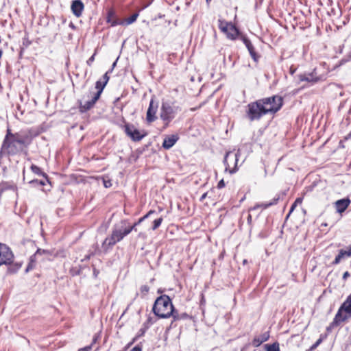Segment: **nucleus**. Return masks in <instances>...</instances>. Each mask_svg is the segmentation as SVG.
I'll use <instances>...</instances> for the list:
<instances>
[{
  "instance_id": "1",
  "label": "nucleus",
  "mask_w": 351,
  "mask_h": 351,
  "mask_svg": "<svg viewBox=\"0 0 351 351\" xmlns=\"http://www.w3.org/2000/svg\"><path fill=\"white\" fill-rule=\"evenodd\" d=\"M33 138L30 130L13 133L8 128L1 146L0 157L14 156L24 151L27 154V149L32 144Z\"/></svg>"
},
{
  "instance_id": "2",
  "label": "nucleus",
  "mask_w": 351,
  "mask_h": 351,
  "mask_svg": "<svg viewBox=\"0 0 351 351\" xmlns=\"http://www.w3.org/2000/svg\"><path fill=\"white\" fill-rule=\"evenodd\" d=\"M152 312L160 319L172 317L176 320L179 318L178 313L175 309L171 299L165 294L156 298L152 307Z\"/></svg>"
},
{
  "instance_id": "3",
  "label": "nucleus",
  "mask_w": 351,
  "mask_h": 351,
  "mask_svg": "<svg viewBox=\"0 0 351 351\" xmlns=\"http://www.w3.org/2000/svg\"><path fill=\"white\" fill-rule=\"evenodd\" d=\"M351 318V294L339 308L332 322L327 328V330L339 326L341 323L346 322Z\"/></svg>"
},
{
  "instance_id": "4",
  "label": "nucleus",
  "mask_w": 351,
  "mask_h": 351,
  "mask_svg": "<svg viewBox=\"0 0 351 351\" xmlns=\"http://www.w3.org/2000/svg\"><path fill=\"white\" fill-rule=\"evenodd\" d=\"M181 110L175 102L162 101L160 109V118L164 123V127L169 126L170 123L176 117L178 112Z\"/></svg>"
},
{
  "instance_id": "5",
  "label": "nucleus",
  "mask_w": 351,
  "mask_h": 351,
  "mask_svg": "<svg viewBox=\"0 0 351 351\" xmlns=\"http://www.w3.org/2000/svg\"><path fill=\"white\" fill-rule=\"evenodd\" d=\"M106 86V84L103 83L101 80L97 81L95 83V89L97 91L93 93H90L91 99L84 103L80 100L77 101L78 110L80 113H85L94 108L96 102L99 99Z\"/></svg>"
},
{
  "instance_id": "6",
  "label": "nucleus",
  "mask_w": 351,
  "mask_h": 351,
  "mask_svg": "<svg viewBox=\"0 0 351 351\" xmlns=\"http://www.w3.org/2000/svg\"><path fill=\"white\" fill-rule=\"evenodd\" d=\"M264 102H262L261 99L250 102L247 104L246 107L245 114L247 118L250 121H258L265 114V110L263 104Z\"/></svg>"
},
{
  "instance_id": "7",
  "label": "nucleus",
  "mask_w": 351,
  "mask_h": 351,
  "mask_svg": "<svg viewBox=\"0 0 351 351\" xmlns=\"http://www.w3.org/2000/svg\"><path fill=\"white\" fill-rule=\"evenodd\" d=\"M265 111V114H275L282 107L284 104L283 97L280 95H273L271 97H264L261 99Z\"/></svg>"
},
{
  "instance_id": "8",
  "label": "nucleus",
  "mask_w": 351,
  "mask_h": 351,
  "mask_svg": "<svg viewBox=\"0 0 351 351\" xmlns=\"http://www.w3.org/2000/svg\"><path fill=\"white\" fill-rule=\"evenodd\" d=\"M218 27L221 32L225 34L230 40H234L242 35L239 29L232 23L223 19L218 20Z\"/></svg>"
},
{
  "instance_id": "9",
  "label": "nucleus",
  "mask_w": 351,
  "mask_h": 351,
  "mask_svg": "<svg viewBox=\"0 0 351 351\" xmlns=\"http://www.w3.org/2000/svg\"><path fill=\"white\" fill-rule=\"evenodd\" d=\"M240 154L239 152H228L226 153L224 158V165L226 166V171H228L230 174H232L238 170V160Z\"/></svg>"
},
{
  "instance_id": "10",
  "label": "nucleus",
  "mask_w": 351,
  "mask_h": 351,
  "mask_svg": "<svg viewBox=\"0 0 351 351\" xmlns=\"http://www.w3.org/2000/svg\"><path fill=\"white\" fill-rule=\"evenodd\" d=\"M125 133L129 136L133 141H140L145 136L146 132H143L139 130L136 129L134 125L125 123L123 126Z\"/></svg>"
},
{
  "instance_id": "11",
  "label": "nucleus",
  "mask_w": 351,
  "mask_h": 351,
  "mask_svg": "<svg viewBox=\"0 0 351 351\" xmlns=\"http://www.w3.org/2000/svg\"><path fill=\"white\" fill-rule=\"evenodd\" d=\"M220 194H219L215 189L204 193L199 199V201L203 202L204 206L209 207L215 206L217 202L220 201Z\"/></svg>"
},
{
  "instance_id": "12",
  "label": "nucleus",
  "mask_w": 351,
  "mask_h": 351,
  "mask_svg": "<svg viewBox=\"0 0 351 351\" xmlns=\"http://www.w3.org/2000/svg\"><path fill=\"white\" fill-rule=\"evenodd\" d=\"M14 259V254L11 249L5 244L0 243V266L10 265Z\"/></svg>"
},
{
  "instance_id": "13",
  "label": "nucleus",
  "mask_w": 351,
  "mask_h": 351,
  "mask_svg": "<svg viewBox=\"0 0 351 351\" xmlns=\"http://www.w3.org/2000/svg\"><path fill=\"white\" fill-rule=\"evenodd\" d=\"M157 110L158 104L154 101V99H152L146 114V121L148 123H153L157 119Z\"/></svg>"
},
{
  "instance_id": "14",
  "label": "nucleus",
  "mask_w": 351,
  "mask_h": 351,
  "mask_svg": "<svg viewBox=\"0 0 351 351\" xmlns=\"http://www.w3.org/2000/svg\"><path fill=\"white\" fill-rule=\"evenodd\" d=\"M106 21L108 23H110L112 27L118 25H124V22L123 20L118 19L116 14V11L112 8L108 10Z\"/></svg>"
},
{
  "instance_id": "15",
  "label": "nucleus",
  "mask_w": 351,
  "mask_h": 351,
  "mask_svg": "<svg viewBox=\"0 0 351 351\" xmlns=\"http://www.w3.org/2000/svg\"><path fill=\"white\" fill-rule=\"evenodd\" d=\"M240 39L245 44L254 61L258 62L260 58V56L256 52L255 48L254 47L251 41L244 35H241Z\"/></svg>"
},
{
  "instance_id": "16",
  "label": "nucleus",
  "mask_w": 351,
  "mask_h": 351,
  "mask_svg": "<svg viewBox=\"0 0 351 351\" xmlns=\"http://www.w3.org/2000/svg\"><path fill=\"white\" fill-rule=\"evenodd\" d=\"M131 232V228L128 229L127 227H125L123 229L117 228H114L112 229L111 235L113 237V238L116 240V241L120 242L121 240L123 239L125 237L128 235Z\"/></svg>"
},
{
  "instance_id": "17",
  "label": "nucleus",
  "mask_w": 351,
  "mask_h": 351,
  "mask_svg": "<svg viewBox=\"0 0 351 351\" xmlns=\"http://www.w3.org/2000/svg\"><path fill=\"white\" fill-rule=\"evenodd\" d=\"M350 257H351V245L347 247L346 249L339 250L338 254L332 262V265H338L343 259Z\"/></svg>"
},
{
  "instance_id": "18",
  "label": "nucleus",
  "mask_w": 351,
  "mask_h": 351,
  "mask_svg": "<svg viewBox=\"0 0 351 351\" xmlns=\"http://www.w3.org/2000/svg\"><path fill=\"white\" fill-rule=\"evenodd\" d=\"M71 10L73 14L77 18L82 15L84 10V5L81 0H74L71 5Z\"/></svg>"
},
{
  "instance_id": "19",
  "label": "nucleus",
  "mask_w": 351,
  "mask_h": 351,
  "mask_svg": "<svg viewBox=\"0 0 351 351\" xmlns=\"http://www.w3.org/2000/svg\"><path fill=\"white\" fill-rule=\"evenodd\" d=\"M179 140L178 134L167 135L165 137L162 142V147L165 149L171 148Z\"/></svg>"
},
{
  "instance_id": "20",
  "label": "nucleus",
  "mask_w": 351,
  "mask_h": 351,
  "mask_svg": "<svg viewBox=\"0 0 351 351\" xmlns=\"http://www.w3.org/2000/svg\"><path fill=\"white\" fill-rule=\"evenodd\" d=\"M280 198V196L279 194L276 195L269 202L267 203H262L260 204H256L254 207L250 208V211L256 210L257 208H262V209H267L269 207L276 205L278 203V201Z\"/></svg>"
},
{
  "instance_id": "21",
  "label": "nucleus",
  "mask_w": 351,
  "mask_h": 351,
  "mask_svg": "<svg viewBox=\"0 0 351 351\" xmlns=\"http://www.w3.org/2000/svg\"><path fill=\"white\" fill-rule=\"evenodd\" d=\"M270 337L269 332L267 331L258 336L254 337L252 341V344L254 347H258L263 343L267 341Z\"/></svg>"
},
{
  "instance_id": "22",
  "label": "nucleus",
  "mask_w": 351,
  "mask_h": 351,
  "mask_svg": "<svg viewBox=\"0 0 351 351\" xmlns=\"http://www.w3.org/2000/svg\"><path fill=\"white\" fill-rule=\"evenodd\" d=\"M298 77L300 82H308L313 84L322 80L321 77L315 76L314 75V72L308 74H300Z\"/></svg>"
},
{
  "instance_id": "23",
  "label": "nucleus",
  "mask_w": 351,
  "mask_h": 351,
  "mask_svg": "<svg viewBox=\"0 0 351 351\" xmlns=\"http://www.w3.org/2000/svg\"><path fill=\"white\" fill-rule=\"evenodd\" d=\"M350 199L349 198H344L339 199L335 202V208L339 213H343L350 204Z\"/></svg>"
},
{
  "instance_id": "24",
  "label": "nucleus",
  "mask_w": 351,
  "mask_h": 351,
  "mask_svg": "<svg viewBox=\"0 0 351 351\" xmlns=\"http://www.w3.org/2000/svg\"><path fill=\"white\" fill-rule=\"evenodd\" d=\"M117 243L116 240L110 234L107 237L102 243V248L105 252H108L111 250L114 245Z\"/></svg>"
},
{
  "instance_id": "25",
  "label": "nucleus",
  "mask_w": 351,
  "mask_h": 351,
  "mask_svg": "<svg viewBox=\"0 0 351 351\" xmlns=\"http://www.w3.org/2000/svg\"><path fill=\"white\" fill-rule=\"evenodd\" d=\"M154 213H155L154 210H150L149 212L147 213V214H145L142 217L139 218L138 220L136 222H135L133 225L128 226L127 228L128 229L131 228V232L132 230H136V227L137 226H138L139 224H141L143 221H145L146 219H147L150 215H152Z\"/></svg>"
},
{
  "instance_id": "26",
  "label": "nucleus",
  "mask_w": 351,
  "mask_h": 351,
  "mask_svg": "<svg viewBox=\"0 0 351 351\" xmlns=\"http://www.w3.org/2000/svg\"><path fill=\"white\" fill-rule=\"evenodd\" d=\"M16 186L13 183L8 182H2L0 183V196L2 195V193L8 190H13L14 191L16 189Z\"/></svg>"
},
{
  "instance_id": "27",
  "label": "nucleus",
  "mask_w": 351,
  "mask_h": 351,
  "mask_svg": "<svg viewBox=\"0 0 351 351\" xmlns=\"http://www.w3.org/2000/svg\"><path fill=\"white\" fill-rule=\"evenodd\" d=\"M147 329L148 328H147L145 326H143L142 328H141L138 334L135 337H134L130 343L127 344L125 348L128 349L131 347L140 337L143 336L145 333Z\"/></svg>"
},
{
  "instance_id": "28",
  "label": "nucleus",
  "mask_w": 351,
  "mask_h": 351,
  "mask_svg": "<svg viewBox=\"0 0 351 351\" xmlns=\"http://www.w3.org/2000/svg\"><path fill=\"white\" fill-rule=\"evenodd\" d=\"M303 199L304 198L302 197H297L295 199V202L293 203L290 208L289 212L286 217V219H287L290 217L291 214L293 212V210L295 209L298 205H301L302 204Z\"/></svg>"
},
{
  "instance_id": "29",
  "label": "nucleus",
  "mask_w": 351,
  "mask_h": 351,
  "mask_svg": "<svg viewBox=\"0 0 351 351\" xmlns=\"http://www.w3.org/2000/svg\"><path fill=\"white\" fill-rule=\"evenodd\" d=\"M326 337V335H321L319 338L306 351H313L315 350Z\"/></svg>"
},
{
  "instance_id": "30",
  "label": "nucleus",
  "mask_w": 351,
  "mask_h": 351,
  "mask_svg": "<svg viewBox=\"0 0 351 351\" xmlns=\"http://www.w3.org/2000/svg\"><path fill=\"white\" fill-rule=\"evenodd\" d=\"M265 348L266 351H280V345L278 341H276L271 344H265Z\"/></svg>"
},
{
  "instance_id": "31",
  "label": "nucleus",
  "mask_w": 351,
  "mask_h": 351,
  "mask_svg": "<svg viewBox=\"0 0 351 351\" xmlns=\"http://www.w3.org/2000/svg\"><path fill=\"white\" fill-rule=\"evenodd\" d=\"M36 255H32L29 258V262L26 267L25 272H28L30 270H32L36 266Z\"/></svg>"
},
{
  "instance_id": "32",
  "label": "nucleus",
  "mask_w": 351,
  "mask_h": 351,
  "mask_svg": "<svg viewBox=\"0 0 351 351\" xmlns=\"http://www.w3.org/2000/svg\"><path fill=\"white\" fill-rule=\"evenodd\" d=\"M30 169L34 173L47 178V175L43 172L39 167L35 165H32Z\"/></svg>"
},
{
  "instance_id": "33",
  "label": "nucleus",
  "mask_w": 351,
  "mask_h": 351,
  "mask_svg": "<svg viewBox=\"0 0 351 351\" xmlns=\"http://www.w3.org/2000/svg\"><path fill=\"white\" fill-rule=\"evenodd\" d=\"M138 15H139L138 13L136 12V13H134L133 14H132L128 19L123 20V21L124 22V25H130V24L133 23L134 22H135L136 21Z\"/></svg>"
},
{
  "instance_id": "34",
  "label": "nucleus",
  "mask_w": 351,
  "mask_h": 351,
  "mask_svg": "<svg viewBox=\"0 0 351 351\" xmlns=\"http://www.w3.org/2000/svg\"><path fill=\"white\" fill-rule=\"evenodd\" d=\"M149 289L150 288L148 285H142L140 287V294L141 298H145L148 294Z\"/></svg>"
},
{
  "instance_id": "35",
  "label": "nucleus",
  "mask_w": 351,
  "mask_h": 351,
  "mask_svg": "<svg viewBox=\"0 0 351 351\" xmlns=\"http://www.w3.org/2000/svg\"><path fill=\"white\" fill-rule=\"evenodd\" d=\"M162 221H163V218L162 217L155 219L153 221V225H152V229L153 230L158 229L160 226Z\"/></svg>"
},
{
  "instance_id": "36",
  "label": "nucleus",
  "mask_w": 351,
  "mask_h": 351,
  "mask_svg": "<svg viewBox=\"0 0 351 351\" xmlns=\"http://www.w3.org/2000/svg\"><path fill=\"white\" fill-rule=\"evenodd\" d=\"M32 42L31 40H29V37L28 36H25L23 38V49L24 48H28L31 45H32Z\"/></svg>"
},
{
  "instance_id": "37",
  "label": "nucleus",
  "mask_w": 351,
  "mask_h": 351,
  "mask_svg": "<svg viewBox=\"0 0 351 351\" xmlns=\"http://www.w3.org/2000/svg\"><path fill=\"white\" fill-rule=\"evenodd\" d=\"M154 323V321L153 320V318L149 317L143 324V326H145L147 328H149Z\"/></svg>"
},
{
  "instance_id": "38",
  "label": "nucleus",
  "mask_w": 351,
  "mask_h": 351,
  "mask_svg": "<svg viewBox=\"0 0 351 351\" xmlns=\"http://www.w3.org/2000/svg\"><path fill=\"white\" fill-rule=\"evenodd\" d=\"M96 54H97V51H95V53L86 61V64L88 66H92L93 62L95 61Z\"/></svg>"
},
{
  "instance_id": "39",
  "label": "nucleus",
  "mask_w": 351,
  "mask_h": 351,
  "mask_svg": "<svg viewBox=\"0 0 351 351\" xmlns=\"http://www.w3.org/2000/svg\"><path fill=\"white\" fill-rule=\"evenodd\" d=\"M109 71H107L103 76L102 78L100 80L103 83H105L106 84H108L110 77L108 75Z\"/></svg>"
},
{
  "instance_id": "40",
  "label": "nucleus",
  "mask_w": 351,
  "mask_h": 351,
  "mask_svg": "<svg viewBox=\"0 0 351 351\" xmlns=\"http://www.w3.org/2000/svg\"><path fill=\"white\" fill-rule=\"evenodd\" d=\"M226 186V183L224 182V180L223 179H221L220 181H219V182L217 183V188L218 189H223V187H225Z\"/></svg>"
},
{
  "instance_id": "41",
  "label": "nucleus",
  "mask_w": 351,
  "mask_h": 351,
  "mask_svg": "<svg viewBox=\"0 0 351 351\" xmlns=\"http://www.w3.org/2000/svg\"><path fill=\"white\" fill-rule=\"evenodd\" d=\"M48 254V252L45 250L38 249V250H37L36 253L34 254V255H36V257L38 255H42V254Z\"/></svg>"
},
{
  "instance_id": "42",
  "label": "nucleus",
  "mask_w": 351,
  "mask_h": 351,
  "mask_svg": "<svg viewBox=\"0 0 351 351\" xmlns=\"http://www.w3.org/2000/svg\"><path fill=\"white\" fill-rule=\"evenodd\" d=\"M92 350V346H87L84 348H80L77 351H90Z\"/></svg>"
},
{
  "instance_id": "43",
  "label": "nucleus",
  "mask_w": 351,
  "mask_h": 351,
  "mask_svg": "<svg viewBox=\"0 0 351 351\" xmlns=\"http://www.w3.org/2000/svg\"><path fill=\"white\" fill-rule=\"evenodd\" d=\"M350 276V274L347 271L343 274L342 279L346 281Z\"/></svg>"
},
{
  "instance_id": "44",
  "label": "nucleus",
  "mask_w": 351,
  "mask_h": 351,
  "mask_svg": "<svg viewBox=\"0 0 351 351\" xmlns=\"http://www.w3.org/2000/svg\"><path fill=\"white\" fill-rule=\"evenodd\" d=\"M247 222L249 225H252V217L251 214H248L247 217Z\"/></svg>"
},
{
  "instance_id": "45",
  "label": "nucleus",
  "mask_w": 351,
  "mask_h": 351,
  "mask_svg": "<svg viewBox=\"0 0 351 351\" xmlns=\"http://www.w3.org/2000/svg\"><path fill=\"white\" fill-rule=\"evenodd\" d=\"M130 351H142V347L139 345L134 347Z\"/></svg>"
},
{
  "instance_id": "46",
  "label": "nucleus",
  "mask_w": 351,
  "mask_h": 351,
  "mask_svg": "<svg viewBox=\"0 0 351 351\" xmlns=\"http://www.w3.org/2000/svg\"><path fill=\"white\" fill-rule=\"evenodd\" d=\"M104 186L106 188L110 187L112 185L111 182L110 180H108V181L104 180Z\"/></svg>"
},
{
  "instance_id": "47",
  "label": "nucleus",
  "mask_w": 351,
  "mask_h": 351,
  "mask_svg": "<svg viewBox=\"0 0 351 351\" xmlns=\"http://www.w3.org/2000/svg\"><path fill=\"white\" fill-rule=\"evenodd\" d=\"M350 138H351V132L348 135L344 136L343 141H346L350 139Z\"/></svg>"
},
{
  "instance_id": "48",
  "label": "nucleus",
  "mask_w": 351,
  "mask_h": 351,
  "mask_svg": "<svg viewBox=\"0 0 351 351\" xmlns=\"http://www.w3.org/2000/svg\"><path fill=\"white\" fill-rule=\"evenodd\" d=\"M202 106H203V104H200V105H199L197 107L191 108V111H195V110H197V109L200 108Z\"/></svg>"
},
{
  "instance_id": "49",
  "label": "nucleus",
  "mask_w": 351,
  "mask_h": 351,
  "mask_svg": "<svg viewBox=\"0 0 351 351\" xmlns=\"http://www.w3.org/2000/svg\"><path fill=\"white\" fill-rule=\"evenodd\" d=\"M295 71V69H293V66L290 67V73L293 75Z\"/></svg>"
},
{
  "instance_id": "50",
  "label": "nucleus",
  "mask_w": 351,
  "mask_h": 351,
  "mask_svg": "<svg viewBox=\"0 0 351 351\" xmlns=\"http://www.w3.org/2000/svg\"><path fill=\"white\" fill-rule=\"evenodd\" d=\"M97 337H94L93 339V341H92V343H91V344L90 346H93V344H95L97 342Z\"/></svg>"
},
{
  "instance_id": "51",
  "label": "nucleus",
  "mask_w": 351,
  "mask_h": 351,
  "mask_svg": "<svg viewBox=\"0 0 351 351\" xmlns=\"http://www.w3.org/2000/svg\"><path fill=\"white\" fill-rule=\"evenodd\" d=\"M38 184L41 186H44L45 184V182L44 181H39L38 182Z\"/></svg>"
},
{
  "instance_id": "52",
  "label": "nucleus",
  "mask_w": 351,
  "mask_h": 351,
  "mask_svg": "<svg viewBox=\"0 0 351 351\" xmlns=\"http://www.w3.org/2000/svg\"><path fill=\"white\" fill-rule=\"evenodd\" d=\"M38 182H39V181H38V180H34L30 181L29 182H30V183L35 182V183H38Z\"/></svg>"
},
{
  "instance_id": "53",
  "label": "nucleus",
  "mask_w": 351,
  "mask_h": 351,
  "mask_svg": "<svg viewBox=\"0 0 351 351\" xmlns=\"http://www.w3.org/2000/svg\"><path fill=\"white\" fill-rule=\"evenodd\" d=\"M212 0H206V2L209 3Z\"/></svg>"
},
{
  "instance_id": "54",
  "label": "nucleus",
  "mask_w": 351,
  "mask_h": 351,
  "mask_svg": "<svg viewBox=\"0 0 351 351\" xmlns=\"http://www.w3.org/2000/svg\"><path fill=\"white\" fill-rule=\"evenodd\" d=\"M112 69H114V67H112V69L109 71V73L112 72Z\"/></svg>"
}]
</instances>
